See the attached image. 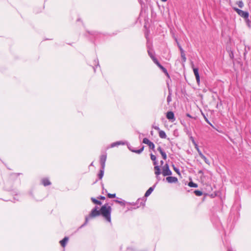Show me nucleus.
Instances as JSON below:
<instances>
[{
  "mask_svg": "<svg viewBox=\"0 0 251 251\" xmlns=\"http://www.w3.org/2000/svg\"><path fill=\"white\" fill-rule=\"evenodd\" d=\"M112 208L110 206L106 203L102 205L100 209V214L108 222H111V213Z\"/></svg>",
  "mask_w": 251,
  "mask_h": 251,
  "instance_id": "f257e3e1",
  "label": "nucleus"
},
{
  "mask_svg": "<svg viewBox=\"0 0 251 251\" xmlns=\"http://www.w3.org/2000/svg\"><path fill=\"white\" fill-rule=\"evenodd\" d=\"M100 215V210H99L98 207L97 206H95V208L92 210L89 216L85 217V222L83 225H82V226H84L88 223L89 218H93L99 216Z\"/></svg>",
  "mask_w": 251,
  "mask_h": 251,
  "instance_id": "f03ea898",
  "label": "nucleus"
},
{
  "mask_svg": "<svg viewBox=\"0 0 251 251\" xmlns=\"http://www.w3.org/2000/svg\"><path fill=\"white\" fill-rule=\"evenodd\" d=\"M153 165L155 166L154 167V174L156 176V177L157 180L159 181L160 180V178L159 176L161 174V172L159 166L157 165L156 160L153 161Z\"/></svg>",
  "mask_w": 251,
  "mask_h": 251,
  "instance_id": "7ed1b4c3",
  "label": "nucleus"
},
{
  "mask_svg": "<svg viewBox=\"0 0 251 251\" xmlns=\"http://www.w3.org/2000/svg\"><path fill=\"white\" fill-rule=\"evenodd\" d=\"M162 172H161V173L164 176H171L172 174V172L170 170L169 165L167 163L165 164L162 167Z\"/></svg>",
  "mask_w": 251,
  "mask_h": 251,
  "instance_id": "20e7f679",
  "label": "nucleus"
},
{
  "mask_svg": "<svg viewBox=\"0 0 251 251\" xmlns=\"http://www.w3.org/2000/svg\"><path fill=\"white\" fill-rule=\"evenodd\" d=\"M235 10L238 13V14L242 17L245 19H247L249 17V14L248 12L243 11L238 8H235Z\"/></svg>",
  "mask_w": 251,
  "mask_h": 251,
  "instance_id": "39448f33",
  "label": "nucleus"
},
{
  "mask_svg": "<svg viewBox=\"0 0 251 251\" xmlns=\"http://www.w3.org/2000/svg\"><path fill=\"white\" fill-rule=\"evenodd\" d=\"M192 68L193 70V72H194V75H195L197 82L198 83H199L200 81V75H199V69L197 68L194 67V65L193 63H192Z\"/></svg>",
  "mask_w": 251,
  "mask_h": 251,
  "instance_id": "423d86ee",
  "label": "nucleus"
},
{
  "mask_svg": "<svg viewBox=\"0 0 251 251\" xmlns=\"http://www.w3.org/2000/svg\"><path fill=\"white\" fill-rule=\"evenodd\" d=\"M143 143L144 144H147L151 149L154 150V149L155 148V146H154V144L152 142L150 141L148 138H144L143 140Z\"/></svg>",
  "mask_w": 251,
  "mask_h": 251,
  "instance_id": "0eeeda50",
  "label": "nucleus"
},
{
  "mask_svg": "<svg viewBox=\"0 0 251 251\" xmlns=\"http://www.w3.org/2000/svg\"><path fill=\"white\" fill-rule=\"evenodd\" d=\"M155 64H156L157 65V66L162 70V71L167 75V76H169V74L167 72V70L163 67L162 66L160 63L158 62V61L157 60V59H154V62Z\"/></svg>",
  "mask_w": 251,
  "mask_h": 251,
  "instance_id": "6e6552de",
  "label": "nucleus"
},
{
  "mask_svg": "<svg viewBox=\"0 0 251 251\" xmlns=\"http://www.w3.org/2000/svg\"><path fill=\"white\" fill-rule=\"evenodd\" d=\"M106 154H102L100 156V163L101 167L103 169H104L105 167V163L106 160Z\"/></svg>",
  "mask_w": 251,
  "mask_h": 251,
  "instance_id": "1a4fd4ad",
  "label": "nucleus"
},
{
  "mask_svg": "<svg viewBox=\"0 0 251 251\" xmlns=\"http://www.w3.org/2000/svg\"><path fill=\"white\" fill-rule=\"evenodd\" d=\"M166 177V180L168 183H176L178 181L177 178L175 176H168Z\"/></svg>",
  "mask_w": 251,
  "mask_h": 251,
  "instance_id": "9d476101",
  "label": "nucleus"
},
{
  "mask_svg": "<svg viewBox=\"0 0 251 251\" xmlns=\"http://www.w3.org/2000/svg\"><path fill=\"white\" fill-rule=\"evenodd\" d=\"M177 45H178L179 49V50L180 51L181 57L182 58V61H183V62H185L186 61V58L185 57V53H184V51L182 49V48H181V46L179 45V44L178 43H177Z\"/></svg>",
  "mask_w": 251,
  "mask_h": 251,
  "instance_id": "9b49d317",
  "label": "nucleus"
},
{
  "mask_svg": "<svg viewBox=\"0 0 251 251\" xmlns=\"http://www.w3.org/2000/svg\"><path fill=\"white\" fill-rule=\"evenodd\" d=\"M166 117L169 120H172V122L175 120V115L172 111H169L166 114Z\"/></svg>",
  "mask_w": 251,
  "mask_h": 251,
  "instance_id": "f8f14e48",
  "label": "nucleus"
},
{
  "mask_svg": "<svg viewBox=\"0 0 251 251\" xmlns=\"http://www.w3.org/2000/svg\"><path fill=\"white\" fill-rule=\"evenodd\" d=\"M144 147L143 146L139 150H133V149H131L130 148H129V150L132 151V152H135V153H138V154H140L144 150Z\"/></svg>",
  "mask_w": 251,
  "mask_h": 251,
  "instance_id": "ddd939ff",
  "label": "nucleus"
},
{
  "mask_svg": "<svg viewBox=\"0 0 251 251\" xmlns=\"http://www.w3.org/2000/svg\"><path fill=\"white\" fill-rule=\"evenodd\" d=\"M68 237H65L63 240L60 241V243L63 247H64L66 246V243L68 241Z\"/></svg>",
  "mask_w": 251,
  "mask_h": 251,
  "instance_id": "4468645a",
  "label": "nucleus"
},
{
  "mask_svg": "<svg viewBox=\"0 0 251 251\" xmlns=\"http://www.w3.org/2000/svg\"><path fill=\"white\" fill-rule=\"evenodd\" d=\"M42 183L45 186L50 185L51 184L50 180L47 178L43 179L42 180Z\"/></svg>",
  "mask_w": 251,
  "mask_h": 251,
  "instance_id": "2eb2a0df",
  "label": "nucleus"
},
{
  "mask_svg": "<svg viewBox=\"0 0 251 251\" xmlns=\"http://www.w3.org/2000/svg\"><path fill=\"white\" fill-rule=\"evenodd\" d=\"M148 52L149 54V55L150 56V57L152 59L153 62H154V59H157L153 55V52L151 50L149 49L148 50Z\"/></svg>",
  "mask_w": 251,
  "mask_h": 251,
  "instance_id": "dca6fc26",
  "label": "nucleus"
},
{
  "mask_svg": "<svg viewBox=\"0 0 251 251\" xmlns=\"http://www.w3.org/2000/svg\"><path fill=\"white\" fill-rule=\"evenodd\" d=\"M159 136L161 138L165 139L167 137V135L165 132L163 130H159Z\"/></svg>",
  "mask_w": 251,
  "mask_h": 251,
  "instance_id": "f3484780",
  "label": "nucleus"
},
{
  "mask_svg": "<svg viewBox=\"0 0 251 251\" xmlns=\"http://www.w3.org/2000/svg\"><path fill=\"white\" fill-rule=\"evenodd\" d=\"M171 101H172V92L170 90H169V95L167 98V101L168 104H169V103H170V102Z\"/></svg>",
  "mask_w": 251,
  "mask_h": 251,
  "instance_id": "a211bd4d",
  "label": "nucleus"
},
{
  "mask_svg": "<svg viewBox=\"0 0 251 251\" xmlns=\"http://www.w3.org/2000/svg\"><path fill=\"white\" fill-rule=\"evenodd\" d=\"M153 187H150L146 192L145 194V197H148L151 193V192L153 191Z\"/></svg>",
  "mask_w": 251,
  "mask_h": 251,
  "instance_id": "6ab92c4d",
  "label": "nucleus"
},
{
  "mask_svg": "<svg viewBox=\"0 0 251 251\" xmlns=\"http://www.w3.org/2000/svg\"><path fill=\"white\" fill-rule=\"evenodd\" d=\"M104 169H103L102 168H101V169L100 170V173L98 175L100 179H101L103 177L104 174Z\"/></svg>",
  "mask_w": 251,
  "mask_h": 251,
  "instance_id": "aec40b11",
  "label": "nucleus"
},
{
  "mask_svg": "<svg viewBox=\"0 0 251 251\" xmlns=\"http://www.w3.org/2000/svg\"><path fill=\"white\" fill-rule=\"evenodd\" d=\"M91 200L95 204H97L98 205H101V202L96 200L95 198H91Z\"/></svg>",
  "mask_w": 251,
  "mask_h": 251,
  "instance_id": "412c9836",
  "label": "nucleus"
},
{
  "mask_svg": "<svg viewBox=\"0 0 251 251\" xmlns=\"http://www.w3.org/2000/svg\"><path fill=\"white\" fill-rule=\"evenodd\" d=\"M188 186L191 187H194V188L198 187V184H196V183H194L192 181H190V182H189Z\"/></svg>",
  "mask_w": 251,
  "mask_h": 251,
  "instance_id": "4be33fe9",
  "label": "nucleus"
},
{
  "mask_svg": "<svg viewBox=\"0 0 251 251\" xmlns=\"http://www.w3.org/2000/svg\"><path fill=\"white\" fill-rule=\"evenodd\" d=\"M194 193L197 196H201L202 195V192L200 190H195Z\"/></svg>",
  "mask_w": 251,
  "mask_h": 251,
  "instance_id": "5701e85b",
  "label": "nucleus"
},
{
  "mask_svg": "<svg viewBox=\"0 0 251 251\" xmlns=\"http://www.w3.org/2000/svg\"><path fill=\"white\" fill-rule=\"evenodd\" d=\"M160 154H161L163 158L164 159V160H166L167 159V155H166V153L163 151V152H161L160 153Z\"/></svg>",
  "mask_w": 251,
  "mask_h": 251,
  "instance_id": "b1692460",
  "label": "nucleus"
},
{
  "mask_svg": "<svg viewBox=\"0 0 251 251\" xmlns=\"http://www.w3.org/2000/svg\"><path fill=\"white\" fill-rule=\"evenodd\" d=\"M238 5L239 7L242 8L244 6V3L242 1H239L237 2Z\"/></svg>",
  "mask_w": 251,
  "mask_h": 251,
  "instance_id": "393cba45",
  "label": "nucleus"
},
{
  "mask_svg": "<svg viewBox=\"0 0 251 251\" xmlns=\"http://www.w3.org/2000/svg\"><path fill=\"white\" fill-rule=\"evenodd\" d=\"M107 196L109 198H115L116 197V194H110V193H108L107 194Z\"/></svg>",
  "mask_w": 251,
  "mask_h": 251,
  "instance_id": "a878e982",
  "label": "nucleus"
},
{
  "mask_svg": "<svg viewBox=\"0 0 251 251\" xmlns=\"http://www.w3.org/2000/svg\"><path fill=\"white\" fill-rule=\"evenodd\" d=\"M173 166V169H174V170L178 175H180V172H179V170L178 168H176V167H175L174 165Z\"/></svg>",
  "mask_w": 251,
  "mask_h": 251,
  "instance_id": "bb28decb",
  "label": "nucleus"
},
{
  "mask_svg": "<svg viewBox=\"0 0 251 251\" xmlns=\"http://www.w3.org/2000/svg\"><path fill=\"white\" fill-rule=\"evenodd\" d=\"M204 160V162L207 164L208 165H210L209 161L206 158V157L204 156L202 158Z\"/></svg>",
  "mask_w": 251,
  "mask_h": 251,
  "instance_id": "cd10ccee",
  "label": "nucleus"
},
{
  "mask_svg": "<svg viewBox=\"0 0 251 251\" xmlns=\"http://www.w3.org/2000/svg\"><path fill=\"white\" fill-rule=\"evenodd\" d=\"M151 159L153 161H155V160H156V156H155L154 155L152 154H151Z\"/></svg>",
  "mask_w": 251,
  "mask_h": 251,
  "instance_id": "c85d7f7f",
  "label": "nucleus"
},
{
  "mask_svg": "<svg viewBox=\"0 0 251 251\" xmlns=\"http://www.w3.org/2000/svg\"><path fill=\"white\" fill-rule=\"evenodd\" d=\"M120 144L121 143L119 142L113 143V144H111V147H114L116 145H120Z\"/></svg>",
  "mask_w": 251,
  "mask_h": 251,
  "instance_id": "c756f323",
  "label": "nucleus"
},
{
  "mask_svg": "<svg viewBox=\"0 0 251 251\" xmlns=\"http://www.w3.org/2000/svg\"><path fill=\"white\" fill-rule=\"evenodd\" d=\"M190 139L191 140L193 144H195L196 142H195L194 138L192 136L190 137Z\"/></svg>",
  "mask_w": 251,
  "mask_h": 251,
  "instance_id": "7c9ffc66",
  "label": "nucleus"
},
{
  "mask_svg": "<svg viewBox=\"0 0 251 251\" xmlns=\"http://www.w3.org/2000/svg\"><path fill=\"white\" fill-rule=\"evenodd\" d=\"M157 150L159 151L160 153H161V152L163 151V150H162V149L161 148V147H159L157 148Z\"/></svg>",
  "mask_w": 251,
  "mask_h": 251,
  "instance_id": "2f4dec72",
  "label": "nucleus"
},
{
  "mask_svg": "<svg viewBox=\"0 0 251 251\" xmlns=\"http://www.w3.org/2000/svg\"><path fill=\"white\" fill-rule=\"evenodd\" d=\"M194 145L195 146V149L197 150H198V149H199V146H198V144L196 143L195 144H194Z\"/></svg>",
  "mask_w": 251,
  "mask_h": 251,
  "instance_id": "473e14b6",
  "label": "nucleus"
},
{
  "mask_svg": "<svg viewBox=\"0 0 251 251\" xmlns=\"http://www.w3.org/2000/svg\"><path fill=\"white\" fill-rule=\"evenodd\" d=\"M199 154L201 158H202L204 156V155L202 153V152H199Z\"/></svg>",
  "mask_w": 251,
  "mask_h": 251,
  "instance_id": "72a5a7b5",
  "label": "nucleus"
},
{
  "mask_svg": "<svg viewBox=\"0 0 251 251\" xmlns=\"http://www.w3.org/2000/svg\"><path fill=\"white\" fill-rule=\"evenodd\" d=\"M116 201V202H118V203H120L121 204H124L123 202L122 201H118V200H116V201Z\"/></svg>",
  "mask_w": 251,
  "mask_h": 251,
  "instance_id": "f704fd0d",
  "label": "nucleus"
},
{
  "mask_svg": "<svg viewBox=\"0 0 251 251\" xmlns=\"http://www.w3.org/2000/svg\"><path fill=\"white\" fill-rule=\"evenodd\" d=\"M99 198L100 199L103 200L105 199V198L104 196H100Z\"/></svg>",
  "mask_w": 251,
  "mask_h": 251,
  "instance_id": "c9c22d12",
  "label": "nucleus"
},
{
  "mask_svg": "<svg viewBox=\"0 0 251 251\" xmlns=\"http://www.w3.org/2000/svg\"><path fill=\"white\" fill-rule=\"evenodd\" d=\"M154 129H156V130H158L159 131V130H161L160 129V128H159V127H158V126H155V127H154Z\"/></svg>",
  "mask_w": 251,
  "mask_h": 251,
  "instance_id": "e433bc0d",
  "label": "nucleus"
},
{
  "mask_svg": "<svg viewBox=\"0 0 251 251\" xmlns=\"http://www.w3.org/2000/svg\"><path fill=\"white\" fill-rule=\"evenodd\" d=\"M160 164H161V165H163V164H164V161H163V160H161V161H160Z\"/></svg>",
  "mask_w": 251,
  "mask_h": 251,
  "instance_id": "4c0bfd02",
  "label": "nucleus"
},
{
  "mask_svg": "<svg viewBox=\"0 0 251 251\" xmlns=\"http://www.w3.org/2000/svg\"><path fill=\"white\" fill-rule=\"evenodd\" d=\"M197 151L198 152V153H199V152H201V151L200 150V149H198V150H197Z\"/></svg>",
  "mask_w": 251,
  "mask_h": 251,
  "instance_id": "58836bf2",
  "label": "nucleus"
},
{
  "mask_svg": "<svg viewBox=\"0 0 251 251\" xmlns=\"http://www.w3.org/2000/svg\"><path fill=\"white\" fill-rule=\"evenodd\" d=\"M161 0L163 2H165V1H167V0Z\"/></svg>",
  "mask_w": 251,
  "mask_h": 251,
  "instance_id": "ea45409f",
  "label": "nucleus"
},
{
  "mask_svg": "<svg viewBox=\"0 0 251 251\" xmlns=\"http://www.w3.org/2000/svg\"><path fill=\"white\" fill-rule=\"evenodd\" d=\"M206 121L208 123L210 124V123H209V122H208V120H207V119H206Z\"/></svg>",
  "mask_w": 251,
  "mask_h": 251,
  "instance_id": "a19ab883",
  "label": "nucleus"
},
{
  "mask_svg": "<svg viewBox=\"0 0 251 251\" xmlns=\"http://www.w3.org/2000/svg\"><path fill=\"white\" fill-rule=\"evenodd\" d=\"M187 116H188V117H190V115L189 114H187Z\"/></svg>",
  "mask_w": 251,
  "mask_h": 251,
  "instance_id": "79ce46f5",
  "label": "nucleus"
},
{
  "mask_svg": "<svg viewBox=\"0 0 251 251\" xmlns=\"http://www.w3.org/2000/svg\"><path fill=\"white\" fill-rule=\"evenodd\" d=\"M202 173L201 171H199V173Z\"/></svg>",
  "mask_w": 251,
  "mask_h": 251,
  "instance_id": "37998d69",
  "label": "nucleus"
}]
</instances>
